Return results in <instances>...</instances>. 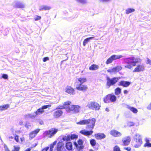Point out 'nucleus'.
Masks as SVG:
<instances>
[{
  "label": "nucleus",
  "instance_id": "nucleus-56",
  "mask_svg": "<svg viewBox=\"0 0 151 151\" xmlns=\"http://www.w3.org/2000/svg\"><path fill=\"white\" fill-rule=\"evenodd\" d=\"M56 143H57V141H55L54 142H53L52 144L53 146H54L56 144Z\"/></svg>",
  "mask_w": 151,
  "mask_h": 151
},
{
  "label": "nucleus",
  "instance_id": "nucleus-59",
  "mask_svg": "<svg viewBox=\"0 0 151 151\" xmlns=\"http://www.w3.org/2000/svg\"><path fill=\"white\" fill-rule=\"evenodd\" d=\"M9 138H12V139H13V137L12 136H11V137H9Z\"/></svg>",
  "mask_w": 151,
  "mask_h": 151
},
{
  "label": "nucleus",
  "instance_id": "nucleus-53",
  "mask_svg": "<svg viewBox=\"0 0 151 151\" xmlns=\"http://www.w3.org/2000/svg\"><path fill=\"white\" fill-rule=\"evenodd\" d=\"M125 150H127V151H130L131 150V148L130 147H126V148L125 149Z\"/></svg>",
  "mask_w": 151,
  "mask_h": 151
},
{
  "label": "nucleus",
  "instance_id": "nucleus-6",
  "mask_svg": "<svg viewBox=\"0 0 151 151\" xmlns=\"http://www.w3.org/2000/svg\"><path fill=\"white\" fill-rule=\"evenodd\" d=\"M116 100V96L112 94H109L106 95L103 99L104 103H107L110 102H115Z\"/></svg>",
  "mask_w": 151,
  "mask_h": 151
},
{
  "label": "nucleus",
  "instance_id": "nucleus-50",
  "mask_svg": "<svg viewBox=\"0 0 151 151\" xmlns=\"http://www.w3.org/2000/svg\"><path fill=\"white\" fill-rule=\"evenodd\" d=\"M5 151H9V150L6 146L5 145L4 146Z\"/></svg>",
  "mask_w": 151,
  "mask_h": 151
},
{
  "label": "nucleus",
  "instance_id": "nucleus-49",
  "mask_svg": "<svg viewBox=\"0 0 151 151\" xmlns=\"http://www.w3.org/2000/svg\"><path fill=\"white\" fill-rule=\"evenodd\" d=\"M100 2H107L111 1V0H99Z\"/></svg>",
  "mask_w": 151,
  "mask_h": 151
},
{
  "label": "nucleus",
  "instance_id": "nucleus-37",
  "mask_svg": "<svg viewBox=\"0 0 151 151\" xmlns=\"http://www.w3.org/2000/svg\"><path fill=\"white\" fill-rule=\"evenodd\" d=\"M144 146L145 147H151V143H149V140H147L146 141V143L145 144Z\"/></svg>",
  "mask_w": 151,
  "mask_h": 151
},
{
  "label": "nucleus",
  "instance_id": "nucleus-11",
  "mask_svg": "<svg viewBox=\"0 0 151 151\" xmlns=\"http://www.w3.org/2000/svg\"><path fill=\"white\" fill-rule=\"evenodd\" d=\"M135 137V141L134 147H138L142 144V140L140 135L139 134H136Z\"/></svg>",
  "mask_w": 151,
  "mask_h": 151
},
{
  "label": "nucleus",
  "instance_id": "nucleus-1",
  "mask_svg": "<svg viewBox=\"0 0 151 151\" xmlns=\"http://www.w3.org/2000/svg\"><path fill=\"white\" fill-rule=\"evenodd\" d=\"M87 81V79L85 77H80L76 78L74 83V85L76 86V89L79 91H85L88 89L87 85H83V83H85Z\"/></svg>",
  "mask_w": 151,
  "mask_h": 151
},
{
  "label": "nucleus",
  "instance_id": "nucleus-46",
  "mask_svg": "<svg viewBox=\"0 0 151 151\" xmlns=\"http://www.w3.org/2000/svg\"><path fill=\"white\" fill-rule=\"evenodd\" d=\"M107 71L109 72L110 73H114V70H113V68L111 69L108 70H107Z\"/></svg>",
  "mask_w": 151,
  "mask_h": 151
},
{
  "label": "nucleus",
  "instance_id": "nucleus-19",
  "mask_svg": "<svg viewBox=\"0 0 151 151\" xmlns=\"http://www.w3.org/2000/svg\"><path fill=\"white\" fill-rule=\"evenodd\" d=\"M40 131V129H37L32 131L29 134V138L32 139L35 137Z\"/></svg>",
  "mask_w": 151,
  "mask_h": 151
},
{
  "label": "nucleus",
  "instance_id": "nucleus-55",
  "mask_svg": "<svg viewBox=\"0 0 151 151\" xmlns=\"http://www.w3.org/2000/svg\"><path fill=\"white\" fill-rule=\"evenodd\" d=\"M128 91L127 90H124V93L125 94H127L128 93Z\"/></svg>",
  "mask_w": 151,
  "mask_h": 151
},
{
  "label": "nucleus",
  "instance_id": "nucleus-31",
  "mask_svg": "<svg viewBox=\"0 0 151 151\" xmlns=\"http://www.w3.org/2000/svg\"><path fill=\"white\" fill-rule=\"evenodd\" d=\"M114 92L115 94L118 95L121 93V89L119 87H117L115 89Z\"/></svg>",
  "mask_w": 151,
  "mask_h": 151
},
{
  "label": "nucleus",
  "instance_id": "nucleus-34",
  "mask_svg": "<svg viewBox=\"0 0 151 151\" xmlns=\"http://www.w3.org/2000/svg\"><path fill=\"white\" fill-rule=\"evenodd\" d=\"M135 9L132 8H128L126 9V14H128L132 12H134L135 11Z\"/></svg>",
  "mask_w": 151,
  "mask_h": 151
},
{
  "label": "nucleus",
  "instance_id": "nucleus-25",
  "mask_svg": "<svg viewBox=\"0 0 151 151\" xmlns=\"http://www.w3.org/2000/svg\"><path fill=\"white\" fill-rule=\"evenodd\" d=\"M14 7L15 8H23L24 7V5L22 3H17L15 4Z\"/></svg>",
  "mask_w": 151,
  "mask_h": 151
},
{
  "label": "nucleus",
  "instance_id": "nucleus-48",
  "mask_svg": "<svg viewBox=\"0 0 151 151\" xmlns=\"http://www.w3.org/2000/svg\"><path fill=\"white\" fill-rule=\"evenodd\" d=\"M25 117L27 118H31L32 117V116L30 114H27L25 115Z\"/></svg>",
  "mask_w": 151,
  "mask_h": 151
},
{
  "label": "nucleus",
  "instance_id": "nucleus-32",
  "mask_svg": "<svg viewBox=\"0 0 151 151\" xmlns=\"http://www.w3.org/2000/svg\"><path fill=\"white\" fill-rule=\"evenodd\" d=\"M128 109L134 113H136L138 112L137 110L135 108L132 107H129Z\"/></svg>",
  "mask_w": 151,
  "mask_h": 151
},
{
  "label": "nucleus",
  "instance_id": "nucleus-3",
  "mask_svg": "<svg viewBox=\"0 0 151 151\" xmlns=\"http://www.w3.org/2000/svg\"><path fill=\"white\" fill-rule=\"evenodd\" d=\"M135 58L134 57H130L125 58L124 59V63L127 64L125 67L127 68L130 69L132 67L135 66L137 61L135 60Z\"/></svg>",
  "mask_w": 151,
  "mask_h": 151
},
{
  "label": "nucleus",
  "instance_id": "nucleus-44",
  "mask_svg": "<svg viewBox=\"0 0 151 151\" xmlns=\"http://www.w3.org/2000/svg\"><path fill=\"white\" fill-rule=\"evenodd\" d=\"M14 139L17 142H18L19 141V136L18 135L15 136H14Z\"/></svg>",
  "mask_w": 151,
  "mask_h": 151
},
{
  "label": "nucleus",
  "instance_id": "nucleus-54",
  "mask_svg": "<svg viewBox=\"0 0 151 151\" xmlns=\"http://www.w3.org/2000/svg\"><path fill=\"white\" fill-rule=\"evenodd\" d=\"M53 147H54V146L52 145V144H51L50 145V150H52V148H53Z\"/></svg>",
  "mask_w": 151,
  "mask_h": 151
},
{
  "label": "nucleus",
  "instance_id": "nucleus-8",
  "mask_svg": "<svg viewBox=\"0 0 151 151\" xmlns=\"http://www.w3.org/2000/svg\"><path fill=\"white\" fill-rule=\"evenodd\" d=\"M87 106L89 109L93 110H99L101 107L100 105L97 102L91 101L89 103Z\"/></svg>",
  "mask_w": 151,
  "mask_h": 151
},
{
  "label": "nucleus",
  "instance_id": "nucleus-13",
  "mask_svg": "<svg viewBox=\"0 0 151 151\" xmlns=\"http://www.w3.org/2000/svg\"><path fill=\"white\" fill-rule=\"evenodd\" d=\"M110 134L111 135L114 137H119L122 135L121 132L114 129L111 130L110 132Z\"/></svg>",
  "mask_w": 151,
  "mask_h": 151
},
{
  "label": "nucleus",
  "instance_id": "nucleus-23",
  "mask_svg": "<svg viewBox=\"0 0 151 151\" xmlns=\"http://www.w3.org/2000/svg\"><path fill=\"white\" fill-rule=\"evenodd\" d=\"M50 6L47 5H42L40 7L39 10L40 11L48 10L51 9Z\"/></svg>",
  "mask_w": 151,
  "mask_h": 151
},
{
  "label": "nucleus",
  "instance_id": "nucleus-47",
  "mask_svg": "<svg viewBox=\"0 0 151 151\" xmlns=\"http://www.w3.org/2000/svg\"><path fill=\"white\" fill-rule=\"evenodd\" d=\"M49 149V147H45L43 149L42 151H47Z\"/></svg>",
  "mask_w": 151,
  "mask_h": 151
},
{
  "label": "nucleus",
  "instance_id": "nucleus-58",
  "mask_svg": "<svg viewBox=\"0 0 151 151\" xmlns=\"http://www.w3.org/2000/svg\"><path fill=\"white\" fill-rule=\"evenodd\" d=\"M89 151H94V150L93 149H91L89 150Z\"/></svg>",
  "mask_w": 151,
  "mask_h": 151
},
{
  "label": "nucleus",
  "instance_id": "nucleus-41",
  "mask_svg": "<svg viewBox=\"0 0 151 151\" xmlns=\"http://www.w3.org/2000/svg\"><path fill=\"white\" fill-rule=\"evenodd\" d=\"M77 2L82 4H84L86 3V0H76Z\"/></svg>",
  "mask_w": 151,
  "mask_h": 151
},
{
  "label": "nucleus",
  "instance_id": "nucleus-36",
  "mask_svg": "<svg viewBox=\"0 0 151 151\" xmlns=\"http://www.w3.org/2000/svg\"><path fill=\"white\" fill-rule=\"evenodd\" d=\"M70 137L71 140H73L75 139H77L78 138V136L77 134H73L70 135Z\"/></svg>",
  "mask_w": 151,
  "mask_h": 151
},
{
  "label": "nucleus",
  "instance_id": "nucleus-4",
  "mask_svg": "<svg viewBox=\"0 0 151 151\" xmlns=\"http://www.w3.org/2000/svg\"><path fill=\"white\" fill-rule=\"evenodd\" d=\"M58 131V129L55 128H52L48 130L45 131L43 133L45 137L51 138L54 136Z\"/></svg>",
  "mask_w": 151,
  "mask_h": 151
},
{
  "label": "nucleus",
  "instance_id": "nucleus-15",
  "mask_svg": "<svg viewBox=\"0 0 151 151\" xmlns=\"http://www.w3.org/2000/svg\"><path fill=\"white\" fill-rule=\"evenodd\" d=\"M93 132L92 130H86L85 129L82 130L80 132V133L87 137H89L91 135Z\"/></svg>",
  "mask_w": 151,
  "mask_h": 151
},
{
  "label": "nucleus",
  "instance_id": "nucleus-43",
  "mask_svg": "<svg viewBox=\"0 0 151 151\" xmlns=\"http://www.w3.org/2000/svg\"><path fill=\"white\" fill-rule=\"evenodd\" d=\"M2 78L4 79H7L8 76L6 74H3L2 76Z\"/></svg>",
  "mask_w": 151,
  "mask_h": 151
},
{
  "label": "nucleus",
  "instance_id": "nucleus-38",
  "mask_svg": "<svg viewBox=\"0 0 151 151\" xmlns=\"http://www.w3.org/2000/svg\"><path fill=\"white\" fill-rule=\"evenodd\" d=\"M14 149L12 151H19L20 147L18 146H14Z\"/></svg>",
  "mask_w": 151,
  "mask_h": 151
},
{
  "label": "nucleus",
  "instance_id": "nucleus-7",
  "mask_svg": "<svg viewBox=\"0 0 151 151\" xmlns=\"http://www.w3.org/2000/svg\"><path fill=\"white\" fill-rule=\"evenodd\" d=\"M119 78H119L114 77L111 79L108 77H107L106 86L109 88L111 86L114 85L117 82Z\"/></svg>",
  "mask_w": 151,
  "mask_h": 151
},
{
  "label": "nucleus",
  "instance_id": "nucleus-42",
  "mask_svg": "<svg viewBox=\"0 0 151 151\" xmlns=\"http://www.w3.org/2000/svg\"><path fill=\"white\" fill-rule=\"evenodd\" d=\"M41 18V16H39L37 15L36 16V17L34 18V20L35 21H37L39 20Z\"/></svg>",
  "mask_w": 151,
  "mask_h": 151
},
{
  "label": "nucleus",
  "instance_id": "nucleus-40",
  "mask_svg": "<svg viewBox=\"0 0 151 151\" xmlns=\"http://www.w3.org/2000/svg\"><path fill=\"white\" fill-rule=\"evenodd\" d=\"M114 151H121L119 147L117 145L115 146L114 148Z\"/></svg>",
  "mask_w": 151,
  "mask_h": 151
},
{
  "label": "nucleus",
  "instance_id": "nucleus-20",
  "mask_svg": "<svg viewBox=\"0 0 151 151\" xmlns=\"http://www.w3.org/2000/svg\"><path fill=\"white\" fill-rule=\"evenodd\" d=\"M94 136L97 140H101L105 138L106 136L103 133H96L94 134Z\"/></svg>",
  "mask_w": 151,
  "mask_h": 151
},
{
  "label": "nucleus",
  "instance_id": "nucleus-5",
  "mask_svg": "<svg viewBox=\"0 0 151 151\" xmlns=\"http://www.w3.org/2000/svg\"><path fill=\"white\" fill-rule=\"evenodd\" d=\"M81 108V107L78 105L70 104L68 106L67 109V111L68 112H72L73 113L76 114L80 111Z\"/></svg>",
  "mask_w": 151,
  "mask_h": 151
},
{
  "label": "nucleus",
  "instance_id": "nucleus-60",
  "mask_svg": "<svg viewBox=\"0 0 151 151\" xmlns=\"http://www.w3.org/2000/svg\"><path fill=\"white\" fill-rule=\"evenodd\" d=\"M20 139H21V141H22V138H20Z\"/></svg>",
  "mask_w": 151,
  "mask_h": 151
},
{
  "label": "nucleus",
  "instance_id": "nucleus-17",
  "mask_svg": "<svg viewBox=\"0 0 151 151\" xmlns=\"http://www.w3.org/2000/svg\"><path fill=\"white\" fill-rule=\"evenodd\" d=\"M144 70V65H137L133 70V72H138L143 71Z\"/></svg>",
  "mask_w": 151,
  "mask_h": 151
},
{
  "label": "nucleus",
  "instance_id": "nucleus-24",
  "mask_svg": "<svg viewBox=\"0 0 151 151\" xmlns=\"http://www.w3.org/2000/svg\"><path fill=\"white\" fill-rule=\"evenodd\" d=\"M63 145V144L62 142H58L57 146V150L58 151H61Z\"/></svg>",
  "mask_w": 151,
  "mask_h": 151
},
{
  "label": "nucleus",
  "instance_id": "nucleus-2",
  "mask_svg": "<svg viewBox=\"0 0 151 151\" xmlns=\"http://www.w3.org/2000/svg\"><path fill=\"white\" fill-rule=\"evenodd\" d=\"M96 119L94 118H90L87 119L83 120L77 123L80 125H87L88 129H92L95 125Z\"/></svg>",
  "mask_w": 151,
  "mask_h": 151
},
{
  "label": "nucleus",
  "instance_id": "nucleus-16",
  "mask_svg": "<svg viewBox=\"0 0 151 151\" xmlns=\"http://www.w3.org/2000/svg\"><path fill=\"white\" fill-rule=\"evenodd\" d=\"M131 84V82L127 81H121L118 83L119 86H121L124 87H127Z\"/></svg>",
  "mask_w": 151,
  "mask_h": 151
},
{
  "label": "nucleus",
  "instance_id": "nucleus-22",
  "mask_svg": "<svg viewBox=\"0 0 151 151\" xmlns=\"http://www.w3.org/2000/svg\"><path fill=\"white\" fill-rule=\"evenodd\" d=\"M66 148L68 150H72L73 148L72 143L71 142H68L65 144Z\"/></svg>",
  "mask_w": 151,
  "mask_h": 151
},
{
  "label": "nucleus",
  "instance_id": "nucleus-35",
  "mask_svg": "<svg viewBox=\"0 0 151 151\" xmlns=\"http://www.w3.org/2000/svg\"><path fill=\"white\" fill-rule=\"evenodd\" d=\"M71 139L70 137V135H68L67 136H65L63 138V140L64 141H68Z\"/></svg>",
  "mask_w": 151,
  "mask_h": 151
},
{
  "label": "nucleus",
  "instance_id": "nucleus-26",
  "mask_svg": "<svg viewBox=\"0 0 151 151\" xmlns=\"http://www.w3.org/2000/svg\"><path fill=\"white\" fill-rule=\"evenodd\" d=\"M113 68L114 73H116L121 70L122 69V67L120 65H117Z\"/></svg>",
  "mask_w": 151,
  "mask_h": 151
},
{
  "label": "nucleus",
  "instance_id": "nucleus-30",
  "mask_svg": "<svg viewBox=\"0 0 151 151\" xmlns=\"http://www.w3.org/2000/svg\"><path fill=\"white\" fill-rule=\"evenodd\" d=\"M9 107V105L6 104L2 106H0V110L3 111Z\"/></svg>",
  "mask_w": 151,
  "mask_h": 151
},
{
  "label": "nucleus",
  "instance_id": "nucleus-18",
  "mask_svg": "<svg viewBox=\"0 0 151 151\" xmlns=\"http://www.w3.org/2000/svg\"><path fill=\"white\" fill-rule=\"evenodd\" d=\"M131 141V138L129 136H127L122 140L123 146L128 145Z\"/></svg>",
  "mask_w": 151,
  "mask_h": 151
},
{
  "label": "nucleus",
  "instance_id": "nucleus-33",
  "mask_svg": "<svg viewBox=\"0 0 151 151\" xmlns=\"http://www.w3.org/2000/svg\"><path fill=\"white\" fill-rule=\"evenodd\" d=\"M90 143L91 145L93 147L95 146L96 144V140L94 139H92L90 140Z\"/></svg>",
  "mask_w": 151,
  "mask_h": 151
},
{
  "label": "nucleus",
  "instance_id": "nucleus-39",
  "mask_svg": "<svg viewBox=\"0 0 151 151\" xmlns=\"http://www.w3.org/2000/svg\"><path fill=\"white\" fill-rule=\"evenodd\" d=\"M51 105L49 104V105H46L43 106L41 107L42 108V109H43L44 110V109H45L47 108H50V107H51Z\"/></svg>",
  "mask_w": 151,
  "mask_h": 151
},
{
  "label": "nucleus",
  "instance_id": "nucleus-9",
  "mask_svg": "<svg viewBox=\"0 0 151 151\" xmlns=\"http://www.w3.org/2000/svg\"><path fill=\"white\" fill-rule=\"evenodd\" d=\"M123 57V56L122 55H112L107 59L105 63L107 65L111 63L113 60L119 59Z\"/></svg>",
  "mask_w": 151,
  "mask_h": 151
},
{
  "label": "nucleus",
  "instance_id": "nucleus-29",
  "mask_svg": "<svg viewBox=\"0 0 151 151\" xmlns=\"http://www.w3.org/2000/svg\"><path fill=\"white\" fill-rule=\"evenodd\" d=\"M44 112V110L42 109V107H41L37 109V110L35 112V113L36 115H38L42 114Z\"/></svg>",
  "mask_w": 151,
  "mask_h": 151
},
{
  "label": "nucleus",
  "instance_id": "nucleus-45",
  "mask_svg": "<svg viewBox=\"0 0 151 151\" xmlns=\"http://www.w3.org/2000/svg\"><path fill=\"white\" fill-rule=\"evenodd\" d=\"M49 58L48 57H45L43 59V61L44 62H46L48 60Z\"/></svg>",
  "mask_w": 151,
  "mask_h": 151
},
{
  "label": "nucleus",
  "instance_id": "nucleus-57",
  "mask_svg": "<svg viewBox=\"0 0 151 151\" xmlns=\"http://www.w3.org/2000/svg\"><path fill=\"white\" fill-rule=\"evenodd\" d=\"M31 150V148H28L27 149H26L25 151H30Z\"/></svg>",
  "mask_w": 151,
  "mask_h": 151
},
{
  "label": "nucleus",
  "instance_id": "nucleus-12",
  "mask_svg": "<svg viewBox=\"0 0 151 151\" xmlns=\"http://www.w3.org/2000/svg\"><path fill=\"white\" fill-rule=\"evenodd\" d=\"M71 104V102L70 101H67L64 103L63 105H59L58 107L56 108V110H61L65 109L67 111V109L68 106L70 105Z\"/></svg>",
  "mask_w": 151,
  "mask_h": 151
},
{
  "label": "nucleus",
  "instance_id": "nucleus-10",
  "mask_svg": "<svg viewBox=\"0 0 151 151\" xmlns=\"http://www.w3.org/2000/svg\"><path fill=\"white\" fill-rule=\"evenodd\" d=\"M83 141L82 139H79L77 141V143L76 142H73V144L75 147L79 151L84 148L83 145Z\"/></svg>",
  "mask_w": 151,
  "mask_h": 151
},
{
  "label": "nucleus",
  "instance_id": "nucleus-51",
  "mask_svg": "<svg viewBox=\"0 0 151 151\" xmlns=\"http://www.w3.org/2000/svg\"><path fill=\"white\" fill-rule=\"evenodd\" d=\"M147 108L148 110H151V103L148 105L147 107Z\"/></svg>",
  "mask_w": 151,
  "mask_h": 151
},
{
  "label": "nucleus",
  "instance_id": "nucleus-27",
  "mask_svg": "<svg viewBox=\"0 0 151 151\" xmlns=\"http://www.w3.org/2000/svg\"><path fill=\"white\" fill-rule=\"evenodd\" d=\"M94 37H91L86 38L84 39L83 42V45L84 46H85L86 44L90 40L92 39H93Z\"/></svg>",
  "mask_w": 151,
  "mask_h": 151
},
{
  "label": "nucleus",
  "instance_id": "nucleus-21",
  "mask_svg": "<svg viewBox=\"0 0 151 151\" xmlns=\"http://www.w3.org/2000/svg\"><path fill=\"white\" fill-rule=\"evenodd\" d=\"M74 91V89L70 86H67L65 88V92L70 94H73Z\"/></svg>",
  "mask_w": 151,
  "mask_h": 151
},
{
  "label": "nucleus",
  "instance_id": "nucleus-14",
  "mask_svg": "<svg viewBox=\"0 0 151 151\" xmlns=\"http://www.w3.org/2000/svg\"><path fill=\"white\" fill-rule=\"evenodd\" d=\"M63 113V111L61 110H56L54 111L53 116L55 118H58L62 116Z\"/></svg>",
  "mask_w": 151,
  "mask_h": 151
},
{
  "label": "nucleus",
  "instance_id": "nucleus-52",
  "mask_svg": "<svg viewBox=\"0 0 151 151\" xmlns=\"http://www.w3.org/2000/svg\"><path fill=\"white\" fill-rule=\"evenodd\" d=\"M147 62L148 64L151 65V60H150L149 58H147Z\"/></svg>",
  "mask_w": 151,
  "mask_h": 151
},
{
  "label": "nucleus",
  "instance_id": "nucleus-28",
  "mask_svg": "<svg viewBox=\"0 0 151 151\" xmlns=\"http://www.w3.org/2000/svg\"><path fill=\"white\" fill-rule=\"evenodd\" d=\"M99 68V66L96 64H93L89 68V70H97Z\"/></svg>",
  "mask_w": 151,
  "mask_h": 151
}]
</instances>
